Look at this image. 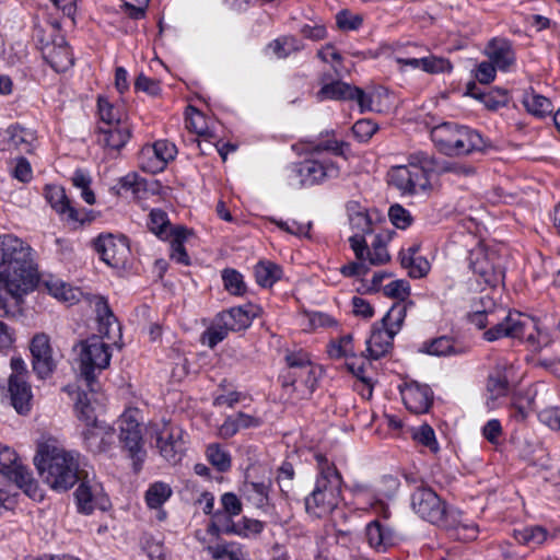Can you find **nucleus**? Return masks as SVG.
<instances>
[{"label": "nucleus", "mask_w": 560, "mask_h": 560, "mask_svg": "<svg viewBox=\"0 0 560 560\" xmlns=\"http://www.w3.org/2000/svg\"><path fill=\"white\" fill-rule=\"evenodd\" d=\"M252 306L232 307L229 311L220 313L218 316L220 322L229 328L230 331H240L250 326L255 317Z\"/></svg>", "instance_id": "7c9ffc66"}, {"label": "nucleus", "mask_w": 560, "mask_h": 560, "mask_svg": "<svg viewBox=\"0 0 560 560\" xmlns=\"http://www.w3.org/2000/svg\"><path fill=\"white\" fill-rule=\"evenodd\" d=\"M97 316L100 319V332L104 338L112 339V332L115 330L119 331V327L114 318L107 303L102 299L96 300Z\"/></svg>", "instance_id": "79ce46f5"}, {"label": "nucleus", "mask_w": 560, "mask_h": 560, "mask_svg": "<svg viewBox=\"0 0 560 560\" xmlns=\"http://www.w3.org/2000/svg\"><path fill=\"white\" fill-rule=\"evenodd\" d=\"M79 371L92 393L97 390V375L109 366L112 352L102 337L92 336L79 343Z\"/></svg>", "instance_id": "1a4fd4ad"}, {"label": "nucleus", "mask_w": 560, "mask_h": 560, "mask_svg": "<svg viewBox=\"0 0 560 560\" xmlns=\"http://www.w3.org/2000/svg\"><path fill=\"white\" fill-rule=\"evenodd\" d=\"M39 282L34 252L19 237L0 235V287L15 302L33 292Z\"/></svg>", "instance_id": "f257e3e1"}, {"label": "nucleus", "mask_w": 560, "mask_h": 560, "mask_svg": "<svg viewBox=\"0 0 560 560\" xmlns=\"http://www.w3.org/2000/svg\"><path fill=\"white\" fill-rule=\"evenodd\" d=\"M352 336L346 335L338 341L331 342L328 349V353L334 359L346 358L349 359L354 354V348L352 342Z\"/></svg>", "instance_id": "13d9d810"}, {"label": "nucleus", "mask_w": 560, "mask_h": 560, "mask_svg": "<svg viewBox=\"0 0 560 560\" xmlns=\"http://www.w3.org/2000/svg\"><path fill=\"white\" fill-rule=\"evenodd\" d=\"M75 411L78 415V418L84 422L86 429L91 428L95 422H100L94 413V409L91 406L86 395L84 394L83 397H79L78 401L75 402Z\"/></svg>", "instance_id": "e2e57ef3"}, {"label": "nucleus", "mask_w": 560, "mask_h": 560, "mask_svg": "<svg viewBox=\"0 0 560 560\" xmlns=\"http://www.w3.org/2000/svg\"><path fill=\"white\" fill-rule=\"evenodd\" d=\"M347 369L361 382L371 387V380L366 375V369L370 366V362H368L363 357H358L355 354L351 355L346 361Z\"/></svg>", "instance_id": "bf43d9fd"}, {"label": "nucleus", "mask_w": 560, "mask_h": 560, "mask_svg": "<svg viewBox=\"0 0 560 560\" xmlns=\"http://www.w3.org/2000/svg\"><path fill=\"white\" fill-rule=\"evenodd\" d=\"M382 292L388 298L405 301L410 295V284L404 279L393 280L383 285Z\"/></svg>", "instance_id": "4d7b16f0"}, {"label": "nucleus", "mask_w": 560, "mask_h": 560, "mask_svg": "<svg viewBox=\"0 0 560 560\" xmlns=\"http://www.w3.org/2000/svg\"><path fill=\"white\" fill-rule=\"evenodd\" d=\"M236 515H230L223 510H218L211 516V522L208 527V532L213 535H233L235 532L236 523L234 517Z\"/></svg>", "instance_id": "58836bf2"}, {"label": "nucleus", "mask_w": 560, "mask_h": 560, "mask_svg": "<svg viewBox=\"0 0 560 560\" xmlns=\"http://www.w3.org/2000/svg\"><path fill=\"white\" fill-rule=\"evenodd\" d=\"M503 337L521 339L533 351H540L552 342L550 332L539 319L520 312H509L494 327L483 332V338L490 342Z\"/></svg>", "instance_id": "7ed1b4c3"}, {"label": "nucleus", "mask_w": 560, "mask_h": 560, "mask_svg": "<svg viewBox=\"0 0 560 560\" xmlns=\"http://www.w3.org/2000/svg\"><path fill=\"white\" fill-rule=\"evenodd\" d=\"M34 465L43 480L56 491H67L81 478V456L44 433L36 442Z\"/></svg>", "instance_id": "f03ea898"}, {"label": "nucleus", "mask_w": 560, "mask_h": 560, "mask_svg": "<svg viewBox=\"0 0 560 560\" xmlns=\"http://www.w3.org/2000/svg\"><path fill=\"white\" fill-rule=\"evenodd\" d=\"M319 474L313 491L305 498L306 513L322 518L332 513L341 500L342 477L323 454L315 456Z\"/></svg>", "instance_id": "20e7f679"}, {"label": "nucleus", "mask_w": 560, "mask_h": 560, "mask_svg": "<svg viewBox=\"0 0 560 560\" xmlns=\"http://www.w3.org/2000/svg\"><path fill=\"white\" fill-rule=\"evenodd\" d=\"M438 171L432 156L425 152L409 155L406 165L393 166L388 172V182L402 195H416L430 188L429 173Z\"/></svg>", "instance_id": "423d86ee"}, {"label": "nucleus", "mask_w": 560, "mask_h": 560, "mask_svg": "<svg viewBox=\"0 0 560 560\" xmlns=\"http://www.w3.org/2000/svg\"><path fill=\"white\" fill-rule=\"evenodd\" d=\"M38 147V137L35 129L21 124H12L0 129V151L10 154H33Z\"/></svg>", "instance_id": "4468645a"}, {"label": "nucleus", "mask_w": 560, "mask_h": 560, "mask_svg": "<svg viewBox=\"0 0 560 560\" xmlns=\"http://www.w3.org/2000/svg\"><path fill=\"white\" fill-rule=\"evenodd\" d=\"M325 152L341 154V143L335 139L318 142L312 148L311 156L294 166L292 172L302 186L318 184L339 175V166Z\"/></svg>", "instance_id": "0eeeda50"}, {"label": "nucleus", "mask_w": 560, "mask_h": 560, "mask_svg": "<svg viewBox=\"0 0 560 560\" xmlns=\"http://www.w3.org/2000/svg\"><path fill=\"white\" fill-rule=\"evenodd\" d=\"M388 217L390 222L398 229H406L412 223L410 212L398 203L389 208Z\"/></svg>", "instance_id": "338daca9"}, {"label": "nucleus", "mask_w": 560, "mask_h": 560, "mask_svg": "<svg viewBox=\"0 0 560 560\" xmlns=\"http://www.w3.org/2000/svg\"><path fill=\"white\" fill-rule=\"evenodd\" d=\"M229 331V328L225 327V325L221 323L220 318L218 317L217 322L203 332L201 338L202 343L213 348L223 339H225Z\"/></svg>", "instance_id": "6e6d98bb"}, {"label": "nucleus", "mask_w": 560, "mask_h": 560, "mask_svg": "<svg viewBox=\"0 0 560 560\" xmlns=\"http://www.w3.org/2000/svg\"><path fill=\"white\" fill-rule=\"evenodd\" d=\"M487 56L500 71H509L515 61L510 43L503 39H492L487 47Z\"/></svg>", "instance_id": "cd10ccee"}, {"label": "nucleus", "mask_w": 560, "mask_h": 560, "mask_svg": "<svg viewBox=\"0 0 560 560\" xmlns=\"http://www.w3.org/2000/svg\"><path fill=\"white\" fill-rule=\"evenodd\" d=\"M512 368L508 363H498L495 370L489 375L487 384V405L494 408L497 399L504 397L509 393L508 371Z\"/></svg>", "instance_id": "393cba45"}, {"label": "nucleus", "mask_w": 560, "mask_h": 560, "mask_svg": "<svg viewBox=\"0 0 560 560\" xmlns=\"http://www.w3.org/2000/svg\"><path fill=\"white\" fill-rule=\"evenodd\" d=\"M495 303L493 299L488 295H482L479 299V305L476 304L474 306V311L468 315V320L476 325L479 329L485 328L487 325H493L494 327L503 318H497V323H494V310Z\"/></svg>", "instance_id": "473e14b6"}, {"label": "nucleus", "mask_w": 560, "mask_h": 560, "mask_svg": "<svg viewBox=\"0 0 560 560\" xmlns=\"http://www.w3.org/2000/svg\"><path fill=\"white\" fill-rule=\"evenodd\" d=\"M30 350L33 355V370L40 378H45L55 368L51 358L49 338L45 334H37L33 337Z\"/></svg>", "instance_id": "aec40b11"}, {"label": "nucleus", "mask_w": 560, "mask_h": 560, "mask_svg": "<svg viewBox=\"0 0 560 560\" xmlns=\"http://www.w3.org/2000/svg\"><path fill=\"white\" fill-rule=\"evenodd\" d=\"M9 393L13 408L20 415H27L32 408L33 394L25 378L9 377Z\"/></svg>", "instance_id": "a878e982"}, {"label": "nucleus", "mask_w": 560, "mask_h": 560, "mask_svg": "<svg viewBox=\"0 0 560 560\" xmlns=\"http://www.w3.org/2000/svg\"><path fill=\"white\" fill-rule=\"evenodd\" d=\"M176 152V147L173 143L166 140L156 141L141 150V167L152 174L162 172L167 163L175 158Z\"/></svg>", "instance_id": "dca6fc26"}, {"label": "nucleus", "mask_w": 560, "mask_h": 560, "mask_svg": "<svg viewBox=\"0 0 560 560\" xmlns=\"http://www.w3.org/2000/svg\"><path fill=\"white\" fill-rule=\"evenodd\" d=\"M264 529V524L258 520L242 517L237 521L233 535L243 538H253L258 536Z\"/></svg>", "instance_id": "5fc2aeb1"}, {"label": "nucleus", "mask_w": 560, "mask_h": 560, "mask_svg": "<svg viewBox=\"0 0 560 560\" xmlns=\"http://www.w3.org/2000/svg\"><path fill=\"white\" fill-rule=\"evenodd\" d=\"M186 127L198 136H210V127L206 116L195 107H188Z\"/></svg>", "instance_id": "3c124183"}, {"label": "nucleus", "mask_w": 560, "mask_h": 560, "mask_svg": "<svg viewBox=\"0 0 560 560\" xmlns=\"http://www.w3.org/2000/svg\"><path fill=\"white\" fill-rule=\"evenodd\" d=\"M225 289L234 294L241 295L245 292L243 276L234 269H226L222 275Z\"/></svg>", "instance_id": "680f3d73"}, {"label": "nucleus", "mask_w": 560, "mask_h": 560, "mask_svg": "<svg viewBox=\"0 0 560 560\" xmlns=\"http://www.w3.org/2000/svg\"><path fill=\"white\" fill-rule=\"evenodd\" d=\"M207 459L219 471L224 472L231 468V455L220 444L212 443L206 450Z\"/></svg>", "instance_id": "49530a36"}, {"label": "nucleus", "mask_w": 560, "mask_h": 560, "mask_svg": "<svg viewBox=\"0 0 560 560\" xmlns=\"http://www.w3.org/2000/svg\"><path fill=\"white\" fill-rule=\"evenodd\" d=\"M172 487L164 481H155L151 483L145 491L144 499L148 508L156 510V518L163 522L167 517V513L162 505L172 497Z\"/></svg>", "instance_id": "bb28decb"}, {"label": "nucleus", "mask_w": 560, "mask_h": 560, "mask_svg": "<svg viewBox=\"0 0 560 560\" xmlns=\"http://www.w3.org/2000/svg\"><path fill=\"white\" fill-rule=\"evenodd\" d=\"M483 148V140L481 136L466 127H457V156L467 155Z\"/></svg>", "instance_id": "f704fd0d"}, {"label": "nucleus", "mask_w": 560, "mask_h": 560, "mask_svg": "<svg viewBox=\"0 0 560 560\" xmlns=\"http://www.w3.org/2000/svg\"><path fill=\"white\" fill-rule=\"evenodd\" d=\"M42 54L56 72H66L73 66V56L62 37L43 45Z\"/></svg>", "instance_id": "4be33fe9"}, {"label": "nucleus", "mask_w": 560, "mask_h": 560, "mask_svg": "<svg viewBox=\"0 0 560 560\" xmlns=\"http://www.w3.org/2000/svg\"><path fill=\"white\" fill-rule=\"evenodd\" d=\"M188 231L183 226H175L171 234V258L178 264L188 265L189 257L184 247Z\"/></svg>", "instance_id": "37998d69"}, {"label": "nucleus", "mask_w": 560, "mask_h": 560, "mask_svg": "<svg viewBox=\"0 0 560 560\" xmlns=\"http://www.w3.org/2000/svg\"><path fill=\"white\" fill-rule=\"evenodd\" d=\"M365 535L369 545L378 552H385L398 541L396 532L378 520H374L366 525Z\"/></svg>", "instance_id": "5701e85b"}, {"label": "nucleus", "mask_w": 560, "mask_h": 560, "mask_svg": "<svg viewBox=\"0 0 560 560\" xmlns=\"http://www.w3.org/2000/svg\"><path fill=\"white\" fill-rule=\"evenodd\" d=\"M377 129V125L371 119H360L353 125L352 132L360 142H366Z\"/></svg>", "instance_id": "774afa93"}, {"label": "nucleus", "mask_w": 560, "mask_h": 560, "mask_svg": "<svg viewBox=\"0 0 560 560\" xmlns=\"http://www.w3.org/2000/svg\"><path fill=\"white\" fill-rule=\"evenodd\" d=\"M44 196L50 207L60 215L62 220L70 223L81 222L80 212L72 207L63 187L48 184L44 188Z\"/></svg>", "instance_id": "6ab92c4d"}, {"label": "nucleus", "mask_w": 560, "mask_h": 560, "mask_svg": "<svg viewBox=\"0 0 560 560\" xmlns=\"http://www.w3.org/2000/svg\"><path fill=\"white\" fill-rule=\"evenodd\" d=\"M149 230L162 240H168L174 228H171L167 214L159 209L151 210L148 222Z\"/></svg>", "instance_id": "c03bdc74"}, {"label": "nucleus", "mask_w": 560, "mask_h": 560, "mask_svg": "<svg viewBox=\"0 0 560 560\" xmlns=\"http://www.w3.org/2000/svg\"><path fill=\"white\" fill-rule=\"evenodd\" d=\"M401 266L408 270V273L412 278H422L430 270L429 261L421 255H419V248L411 246L400 253Z\"/></svg>", "instance_id": "72a5a7b5"}, {"label": "nucleus", "mask_w": 560, "mask_h": 560, "mask_svg": "<svg viewBox=\"0 0 560 560\" xmlns=\"http://www.w3.org/2000/svg\"><path fill=\"white\" fill-rule=\"evenodd\" d=\"M74 494L78 508L84 514L92 513L95 508L104 509L107 503L102 485L94 479L83 478Z\"/></svg>", "instance_id": "a211bd4d"}, {"label": "nucleus", "mask_w": 560, "mask_h": 560, "mask_svg": "<svg viewBox=\"0 0 560 560\" xmlns=\"http://www.w3.org/2000/svg\"><path fill=\"white\" fill-rule=\"evenodd\" d=\"M130 138V130L127 125L109 127L103 130V142L106 147L119 150L122 148Z\"/></svg>", "instance_id": "09e8293b"}, {"label": "nucleus", "mask_w": 560, "mask_h": 560, "mask_svg": "<svg viewBox=\"0 0 560 560\" xmlns=\"http://www.w3.org/2000/svg\"><path fill=\"white\" fill-rule=\"evenodd\" d=\"M244 494L256 508L264 509L269 503V483L248 482L244 486Z\"/></svg>", "instance_id": "a18cd8bd"}, {"label": "nucleus", "mask_w": 560, "mask_h": 560, "mask_svg": "<svg viewBox=\"0 0 560 560\" xmlns=\"http://www.w3.org/2000/svg\"><path fill=\"white\" fill-rule=\"evenodd\" d=\"M98 113L101 119L108 124H120L122 118V113L120 108L114 106L112 103L108 102L107 98L100 97L98 98Z\"/></svg>", "instance_id": "052dcab7"}, {"label": "nucleus", "mask_w": 560, "mask_h": 560, "mask_svg": "<svg viewBox=\"0 0 560 560\" xmlns=\"http://www.w3.org/2000/svg\"><path fill=\"white\" fill-rule=\"evenodd\" d=\"M267 49L273 57L284 59L303 49V44L293 36H282L269 43Z\"/></svg>", "instance_id": "4c0bfd02"}, {"label": "nucleus", "mask_w": 560, "mask_h": 560, "mask_svg": "<svg viewBox=\"0 0 560 560\" xmlns=\"http://www.w3.org/2000/svg\"><path fill=\"white\" fill-rule=\"evenodd\" d=\"M95 248L102 260L114 268L125 267L130 255L129 244L125 236L102 235L96 240Z\"/></svg>", "instance_id": "2eb2a0df"}, {"label": "nucleus", "mask_w": 560, "mask_h": 560, "mask_svg": "<svg viewBox=\"0 0 560 560\" xmlns=\"http://www.w3.org/2000/svg\"><path fill=\"white\" fill-rule=\"evenodd\" d=\"M538 418L551 430L560 431V406L546 405L539 410Z\"/></svg>", "instance_id": "69168bd1"}, {"label": "nucleus", "mask_w": 560, "mask_h": 560, "mask_svg": "<svg viewBox=\"0 0 560 560\" xmlns=\"http://www.w3.org/2000/svg\"><path fill=\"white\" fill-rule=\"evenodd\" d=\"M16 483L5 477H0V514L4 510L12 509L16 502Z\"/></svg>", "instance_id": "603ef678"}, {"label": "nucleus", "mask_w": 560, "mask_h": 560, "mask_svg": "<svg viewBox=\"0 0 560 560\" xmlns=\"http://www.w3.org/2000/svg\"><path fill=\"white\" fill-rule=\"evenodd\" d=\"M255 278L259 285L272 287L282 276L280 266L269 260H261L255 266Z\"/></svg>", "instance_id": "e433bc0d"}, {"label": "nucleus", "mask_w": 560, "mask_h": 560, "mask_svg": "<svg viewBox=\"0 0 560 560\" xmlns=\"http://www.w3.org/2000/svg\"><path fill=\"white\" fill-rule=\"evenodd\" d=\"M43 285L52 298L68 305L79 302L82 298L80 289L72 287L59 278L49 277L43 282Z\"/></svg>", "instance_id": "c85d7f7f"}, {"label": "nucleus", "mask_w": 560, "mask_h": 560, "mask_svg": "<svg viewBox=\"0 0 560 560\" xmlns=\"http://www.w3.org/2000/svg\"><path fill=\"white\" fill-rule=\"evenodd\" d=\"M402 401L413 413L427 412L432 404V390L428 385L410 382L400 389Z\"/></svg>", "instance_id": "412c9836"}, {"label": "nucleus", "mask_w": 560, "mask_h": 560, "mask_svg": "<svg viewBox=\"0 0 560 560\" xmlns=\"http://www.w3.org/2000/svg\"><path fill=\"white\" fill-rule=\"evenodd\" d=\"M455 349V340L452 336H441L421 345L420 352L435 355L448 357Z\"/></svg>", "instance_id": "ea45409f"}, {"label": "nucleus", "mask_w": 560, "mask_h": 560, "mask_svg": "<svg viewBox=\"0 0 560 560\" xmlns=\"http://www.w3.org/2000/svg\"><path fill=\"white\" fill-rule=\"evenodd\" d=\"M284 360L287 369L281 374L282 386L299 399L310 397L322 375L320 366L303 349L288 350Z\"/></svg>", "instance_id": "39448f33"}, {"label": "nucleus", "mask_w": 560, "mask_h": 560, "mask_svg": "<svg viewBox=\"0 0 560 560\" xmlns=\"http://www.w3.org/2000/svg\"><path fill=\"white\" fill-rule=\"evenodd\" d=\"M0 477H5L16 483L27 497L35 501L44 498L43 490L32 472L21 463L16 453L8 447H0Z\"/></svg>", "instance_id": "9d476101"}, {"label": "nucleus", "mask_w": 560, "mask_h": 560, "mask_svg": "<svg viewBox=\"0 0 560 560\" xmlns=\"http://www.w3.org/2000/svg\"><path fill=\"white\" fill-rule=\"evenodd\" d=\"M515 539L525 546L536 547L542 545L548 538V532L541 526H527L514 530Z\"/></svg>", "instance_id": "a19ab883"}, {"label": "nucleus", "mask_w": 560, "mask_h": 560, "mask_svg": "<svg viewBox=\"0 0 560 560\" xmlns=\"http://www.w3.org/2000/svg\"><path fill=\"white\" fill-rule=\"evenodd\" d=\"M431 139L439 152L452 156L455 151V127L445 121L431 129Z\"/></svg>", "instance_id": "2f4dec72"}, {"label": "nucleus", "mask_w": 560, "mask_h": 560, "mask_svg": "<svg viewBox=\"0 0 560 560\" xmlns=\"http://www.w3.org/2000/svg\"><path fill=\"white\" fill-rule=\"evenodd\" d=\"M261 419L244 412L228 417L219 427L218 434L223 439H230L242 429L257 428Z\"/></svg>", "instance_id": "c756f323"}, {"label": "nucleus", "mask_w": 560, "mask_h": 560, "mask_svg": "<svg viewBox=\"0 0 560 560\" xmlns=\"http://www.w3.org/2000/svg\"><path fill=\"white\" fill-rule=\"evenodd\" d=\"M212 560H246V552L237 542H220L207 547Z\"/></svg>", "instance_id": "c9c22d12"}, {"label": "nucleus", "mask_w": 560, "mask_h": 560, "mask_svg": "<svg viewBox=\"0 0 560 560\" xmlns=\"http://www.w3.org/2000/svg\"><path fill=\"white\" fill-rule=\"evenodd\" d=\"M140 411L136 408L126 410L118 420L119 441L132 460L136 471L141 469L147 456L140 430Z\"/></svg>", "instance_id": "f8f14e48"}, {"label": "nucleus", "mask_w": 560, "mask_h": 560, "mask_svg": "<svg viewBox=\"0 0 560 560\" xmlns=\"http://www.w3.org/2000/svg\"><path fill=\"white\" fill-rule=\"evenodd\" d=\"M148 431L151 438L155 440V447L165 460L172 464L180 460L186 443V433L182 428L162 419L151 422Z\"/></svg>", "instance_id": "9b49d317"}, {"label": "nucleus", "mask_w": 560, "mask_h": 560, "mask_svg": "<svg viewBox=\"0 0 560 560\" xmlns=\"http://www.w3.org/2000/svg\"><path fill=\"white\" fill-rule=\"evenodd\" d=\"M411 506L417 514L431 523H440L444 518V505L429 488H419L412 493Z\"/></svg>", "instance_id": "f3484780"}, {"label": "nucleus", "mask_w": 560, "mask_h": 560, "mask_svg": "<svg viewBox=\"0 0 560 560\" xmlns=\"http://www.w3.org/2000/svg\"><path fill=\"white\" fill-rule=\"evenodd\" d=\"M412 438L417 443L427 446L431 452H438L435 434L431 427L423 424L415 429L412 432Z\"/></svg>", "instance_id": "0e129e2a"}, {"label": "nucleus", "mask_w": 560, "mask_h": 560, "mask_svg": "<svg viewBox=\"0 0 560 560\" xmlns=\"http://www.w3.org/2000/svg\"><path fill=\"white\" fill-rule=\"evenodd\" d=\"M408 304L395 303L384 317L372 326L371 335L366 340V352L370 359L377 360L389 352L394 337L400 331Z\"/></svg>", "instance_id": "6e6552de"}, {"label": "nucleus", "mask_w": 560, "mask_h": 560, "mask_svg": "<svg viewBox=\"0 0 560 560\" xmlns=\"http://www.w3.org/2000/svg\"><path fill=\"white\" fill-rule=\"evenodd\" d=\"M469 267L476 277V290L495 287L503 280V270L495 253L483 247L470 252Z\"/></svg>", "instance_id": "ddd939ff"}, {"label": "nucleus", "mask_w": 560, "mask_h": 560, "mask_svg": "<svg viewBox=\"0 0 560 560\" xmlns=\"http://www.w3.org/2000/svg\"><path fill=\"white\" fill-rule=\"evenodd\" d=\"M84 441L88 447L95 453L106 452L115 441V432L105 422H95L91 428L83 431Z\"/></svg>", "instance_id": "b1692460"}, {"label": "nucleus", "mask_w": 560, "mask_h": 560, "mask_svg": "<svg viewBox=\"0 0 560 560\" xmlns=\"http://www.w3.org/2000/svg\"><path fill=\"white\" fill-rule=\"evenodd\" d=\"M523 104L528 113L537 117H544L552 112L550 101L535 92H527L524 95Z\"/></svg>", "instance_id": "de8ad7c7"}, {"label": "nucleus", "mask_w": 560, "mask_h": 560, "mask_svg": "<svg viewBox=\"0 0 560 560\" xmlns=\"http://www.w3.org/2000/svg\"><path fill=\"white\" fill-rule=\"evenodd\" d=\"M352 86L341 81L324 84L317 93L318 100H349Z\"/></svg>", "instance_id": "8fccbe9b"}, {"label": "nucleus", "mask_w": 560, "mask_h": 560, "mask_svg": "<svg viewBox=\"0 0 560 560\" xmlns=\"http://www.w3.org/2000/svg\"><path fill=\"white\" fill-rule=\"evenodd\" d=\"M478 101L482 102L487 109L498 110L508 104L509 95L503 89H494L488 93L478 95Z\"/></svg>", "instance_id": "864d4df0"}]
</instances>
